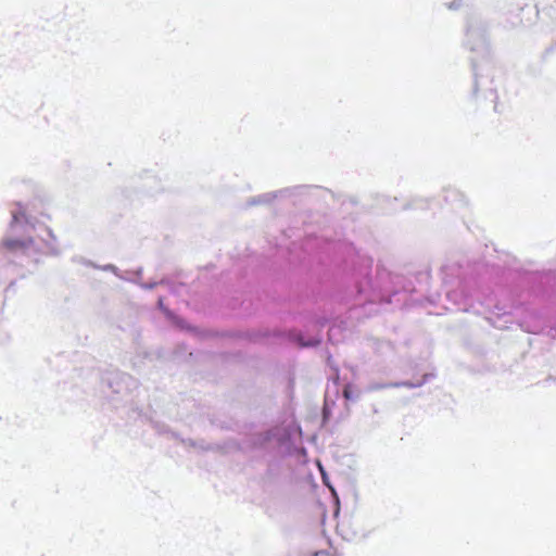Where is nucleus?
<instances>
[{
	"label": "nucleus",
	"mask_w": 556,
	"mask_h": 556,
	"mask_svg": "<svg viewBox=\"0 0 556 556\" xmlns=\"http://www.w3.org/2000/svg\"><path fill=\"white\" fill-rule=\"evenodd\" d=\"M11 214L10 235L0 245V252L10 262L24 265V261L37 263L42 255L60 254L56 238L51 229L33 223L21 204H17Z\"/></svg>",
	"instance_id": "1"
},
{
	"label": "nucleus",
	"mask_w": 556,
	"mask_h": 556,
	"mask_svg": "<svg viewBox=\"0 0 556 556\" xmlns=\"http://www.w3.org/2000/svg\"><path fill=\"white\" fill-rule=\"evenodd\" d=\"M96 268L104 270V271H111L116 277H118L121 279L128 280V281L136 282V283L140 285L141 288H143V289H153L159 283L156 281H151L149 283L140 282L139 281V277L141 276V269H138V270L131 271V273H127V276H125V275H122L121 270L115 265H113V264H106V265H103V266H98L97 265Z\"/></svg>",
	"instance_id": "2"
},
{
	"label": "nucleus",
	"mask_w": 556,
	"mask_h": 556,
	"mask_svg": "<svg viewBox=\"0 0 556 556\" xmlns=\"http://www.w3.org/2000/svg\"><path fill=\"white\" fill-rule=\"evenodd\" d=\"M277 438V432L274 429L263 432L254 433L250 437V444L252 447H266L273 439Z\"/></svg>",
	"instance_id": "3"
},
{
	"label": "nucleus",
	"mask_w": 556,
	"mask_h": 556,
	"mask_svg": "<svg viewBox=\"0 0 556 556\" xmlns=\"http://www.w3.org/2000/svg\"><path fill=\"white\" fill-rule=\"evenodd\" d=\"M466 36H467V45H470L471 40H476V45L470 46V50L478 51L483 55L486 53L488 49H486L485 38H484V35L480 30L469 28L467 30Z\"/></svg>",
	"instance_id": "4"
},
{
	"label": "nucleus",
	"mask_w": 556,
	"mask_h": 556,
	"mask_svg": "<svg viewBox=\"0 0 556 556\" xmlns=\"http://www.w3.org/2000/svg\"><path fill=\"white\" fill-rule=\"evenodd\" d=\"M445 201L452 202V203L457 202V203H459V205H463V204H465V197L463 193H460L456 189H448V190H446Z\"/></svg>",
	"instance_id": "5"
},
{
	"label": "nucleus",
	"mask_w": 556,
	"mask_h": 556,
	"mask_svg": "<svg viewBox=\"0 0 556 556\" xmlns=\"http://www.w3.org/2000/svg\"><path fill=\"white\" fill-rule=\"evenodd\" d=\"M276 197V194H271V193H265L263 195H260L257 198H253L251 199V201L249 202L250 204L254 205V204H258V203H268L270 202L274 198Z\"/></svg>",
	"instance_id": "6"
},
{
	"label": "nucleus",
	"mask_w": 556,
	"mask_h": 556,
	"mask_svg": "<svg viewBox=\"0 0 556 556\" xmlns=\"http://www.w3.org/2000/svg\"><path fill=\"white\" fill-rule=\"evenodd\" d=\"M421 383H418V384H415V383H412V382H401V383H393V384H389L388 387H408V388H415V387H418L420 386ZM387 386H379V384H372L369 387V390H378V389H382V388H386Z\"/></svg>",
	"instance_id": "7"
},
{
	"label": "nucleus",
	"mask_w": 556,
	"mask_h": 556,
	"mask_svg": "<svg viewBox=\"0 0 556 556\" xmlns=\"http://www.w3.org/2000/svg\"><path fill=\"white\" fill-rule=\"evenodd\" d=\"M296 341L301 346H315L320 342L319 339H309L305 341L301 334L296 336Z\"/></svg>",
	"instance_id": "8"
},
{
	"label": "nucleus",
	"mask_w": 556,
	"mask_h": 556,
	"mask_svg": "<svg viewBox=\"0 0 556 556\" xmlns=\"http://www.w3.org/2000/svg\"><path fill=\"white\" fill-rule=\"evenodd\" d=\"M74 262H77V263H80V264H84V265H87V266H92L93 268L97 267L96 264H93L91 261H87L85 260L84 257L81 256H75L73 258Z\"/></svg>",
	"instance_id": "9"
},
{
	"label": "nucleus",
	"mask_w": 556,
	"mask_h": 556,
	"mask_svg": "<svg viewBox=\"0 0 556 556\" xmlns=\"http://www.w3.org/2000/svg\"><path fill=\"white\" fill-rule=\"evenodd\" d=\"M343 394H344V397L346 400H354V397L352 396V391H351V387L350 386H346L343 390Z\"/></svg>",
	"instance_id": "10"
},
{
	"label": "nucleus",
	"mask_w": 556,
	"mask_h": 556,
	"mask_svg": "<svg viewBox=\"0 0 556 556\" xmlns=\"http://www.w3.org/2000/svg\"><path fill=\"white\" fill-rule=\"evenodd\" d=\"M327 405H328V395H326V399H325V408H324L325 416L327 415Z\"/></svg>",
	"instance_id": "11"
},
{
	"label": "nucleus",
	"mask_w": 556,
	"mask_h": 556,
	"mask_svg": "<svg viewBox=\"0 0 556 556\" xmlns=\"http://www.w3.org/2000/svg\"><path fill=\"white\" fill-rule=\"evenodd\" d=\"M472 67H473V71H475V77L477 78L478 77V73L476 71V62L472 61Z\"/></svg>",
	"instance_id": "12"
},
{
	"label": "nucleus",
	"mask_w": 556,
	"mask_h": 556,
	"mask_svg": "<svg viewBox=\"0 0 556 556\" xmlns=\"http://www.w3.org/2000/svg\"><path fill=\"white\" fill-rule=\"evenodd\" d=\"M159 307L161 309H163V300H162V298L159 299Z\"/></svg>",
	"instance_id": "13"
},
{
	"label": "nucleus",
	"mask_w": 556,
	"mask_h": 556,
	"mask_svg": "<svg viewBox=\"0 0 556 556\" xmlns=\"http://www.w3.org/2000/svg\"><path fill=\"white\" fill-rule=\"evenodd\" d=\"M458 5H456L455 2H453L451 5H450V9H456Z\"/></svg>",
	"instance_id": "14"
},
{
	"label": "nucleus",
	"mask_w": 556,
	"mask_h": 556,
	"mask_svg": "<svg viewBox=\"0 0 556 556\" xmlns=\"http://www.w3.org/2000/svg\"><path fill=\"white\" fill-rule=\"evenodd\" d=\"M413 206H414V207H416V208H418V207H422L421 205H419V204H417V203H415Z\"/></svg>",
	"instance_id": "15"
}]
</instances>
